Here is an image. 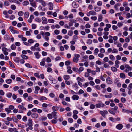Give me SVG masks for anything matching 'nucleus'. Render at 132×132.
I'll return each instance as SVG.
<instances>
[{"instance_id": "obj_1", "label": "nucleus", "mask_w": 132, "mask_h": 132, "mask_svg": "<svg viewBox=\"0 0 132 132\" xmlns=\"http://www.w3.org/2000/svg\"><path fill=\"white\" fill-rule=\"evenodd\" d=\"M18 107L19 109L18 111L19 113H23L24 112V111H26L27 110L26 108L24 106L19 105Z\"/></svg>"}, {"instance_id": "obj_2", "label": "nucleus", "mask_w": 132, "mask_h": 132, "mask_svg": "<svg viewBox=\"0 0 132 132\" xmlns=\"http://www.w3.org/2000/svg\"><path fill=\"white\" fill-rule=\"evenodd\" d=\"M74 57L73 59V61L76 63H77L79 60V58L80 56L79 54H74Z\"/></svg>"}, {"instance_id": "obj_3", "label": "nucleus", "mask_w": 132, "mask_h": 132, "mask_svg": "<svg viewBox=\"0 0 132 132\" xmlns=\"http://www.w3.org/2000/svg\"><path fill=\"white\" fill-rule=\"evenodd\" d=\"M96 14V13L93 10H91L89 12H87L86 13V15L87 16H89L90 15H95Z\"/></svg>"}, {"instance_id": "obj_4", "label": "nucleus", "mask_w": 132, "mask_h": 132, "mask_svg": "<svg viewBox=\"0 0 132 132\" xmlns=\"http://www.w3.org/2000/svg\"><path fill=\"white\" fill-rule=\"evenodd\" d=\"M48 78L50 80L52 81V83L55 84L57 82V80L55 79H53L51 76H49Z\"/></svg>"}, {"instance_id": "obj_5", "label": "nucleus", "mask_w": 132, "mask_h": 132, "mask_svg": "<svg viewBox=\"0 0 132 132\" xmlns=\"http://www.w3.org/2000/svg\"><path fill=\"white\" fill-rule=\"evenodd\" d=\"M42 23L44 24H47L48 23L47 19L44 16H43L42 18Z\"/></svg>"}, {"instance_id": "obj_6", "label": "nucleus", "mask_w": 132, "mask_h": 132, "mask_svg": "<svg viewBox=\"0 0 132 132\" xmlns=\"http://www.w3.org/2000/svg\"><path fill=\"white\" fill-rule=\"evenodd\" d=\"M8 50V49L5 47H4L2 48V50L4 54L6 56L8 54V52H7Z\"/></svg>"}, {"instance_id": "obj_7", "label": "nucleus", "mask_w": 132, "mask_h": 132, "mask_svg": "<svg viewBox=\"0 0 132 132\" xmlns=\"http://www.w3.org/2000/svg\"><path fill=\"white\" fill-rule=\"evenodd\" d=\"M123 125L121 124H118L116 126V128L118 130H121L123 128Z\"/></svg>"}, {"instance_id": "obj_8", "label": "nucleus", "mask_w": 132, "mask_h": 132, "mask_svg": "<svg viewBox=\"0 0 132 132\" xmlns=\"http://www.w3.org/2000/svg\"><path fill=\"white\" fill-rule=\"evenodd\" d=\"M48 8L49 10H52L53 9V5L51 2H49L48 4Z\"/></svg>"}, {"instance_id": "obj_9", "label": "nucleus", "mask_w": 132, "mask_h": 132, "mask_svg": "<svg viewBox=\"0 0 132 132\" xmlns=\"http://www.w3.org/2000/svg\"><path fill=\"white\" fill-rule=\"evenodd\" d=\"M95 106L97 108H100L101 107H103L104 106V104L101 102L99 103L96 104Z\"/></svg>"}, {"instance_id": "obj_10", "label": "nucleus", "mask_w": 132, "mask_h": 132, "mask_svg": "<svg viewBox=\"0 0 132 132\" xmlns=\"http://www.w3.org/2000/svg\"><path fill=\"white\" fill-rule=\"evenodd\" d=\"M107 83L109 84H111L112 83V81L109 76H108L106 79Z\"/></svg>"}, {"instance_id": "obj_11", "label": "nucleus", "mask_w": 132, "mask_h": 132, "mask_svg": "<svg viewBox=\"0 0 132 132\" xmlns=\"http://www.w3.org/2000/svg\"><path fill=\"white\" fill-rule=\"evenodd\" d=\"M72 99L74 100H77L79 98V97L76 95H74L72 97Z\"/></svg>"}, {"instance_id": "obj_12", "label": "nucleus", "mask_w": 132, "mask_h": 132, "mask_svg": "<svg viewBox=\"0 0 132 132\" xmlns=\"http://www.w3.org/2000/svg\"><path fill=\"white\" fill-rule=\"evenodd\" d=\"M72 6L74 8H76L79 7V5L78 4L76 3V2H73L72 4Z\"/></svg>"}, {"instance_id": "obj_13", "label": "nucleus", "mask_w": 132, "mask_h": 132, "mask_svg": "<svg viewBox=\"0 0 132 132\" xmlns=\"http://www.w3.org/2000/svg\"><path fill=\"white\" fill-rule=\"evenodd\" d=\"M34 54L36 58L37 59L40 58L41 55L39 54V53L38 52H35L34 53Z\"/></svg>"}, {"instance_id": "obj_14", "label": "nucleus", "mask_w": 132, "mask_h": 132, "mask_svg": "<svg viewBox=\"0 0 132 132\" xmlns=\"http://www.w3.org/2000/svg\"><path fill=\"white\" fill-rule=\"evenodd\" d=\"M57 113V112L55 111H53L52 112V116L54 119H56L57 118V116L56 115Z\"/></svg>"}, {"instance_id": "obj_15", "label": "nucleus", "mask_w": 132, "mask_h": 132, "mask_svg": "<svg viewBox=\"0 0 132 132\" xmlns=\"http://www.w3.org/2000/svg\"><path fill=\"white\" fill-rule=\"evenodd\" d=\"M39 1L43 6L45 7L46 5V3L43 0H39Z\"/></svg>"}, {"instance_id": "obj_16", "label": "nucleus", "mask_w": 132, "mask_h": 132, "mask_svg": "<svg viewBox=\"0 0 132 132\" xmlns=\"http://www.w3.org/2000/svg\"><path fill=\"white\" fill-rule=\"evenodd\" d=\"M28 126L33 125V121L31 119H29L28 120Z\"/></svg>"}, {"instance_id": "obj_17", "label": "nucleus", "mask_w": 132, "mask_h": 132, "mask_svg": "<svg viewBox=\"0 0 132 132\" xmlns=\"http://www.w3.org/2000/svg\"><path fill=\"white\" fill-rule=\"evenodd\" d=\"M31 117L32 118L36 119L38 117V114L36 113H34L32 114Z\"/></svg>"}, {"instance_id": "obj_18", "label": "nucleus", "mask_w": 132, "mask_h": 132, "mask_svg": "<svg viewBox=\"0 0 132 132\" xmlns=\"http://www.w3.org/2000/svg\"><path fill=\"white\" fill-rule=\"evenodd\" d=\"M4 39L5 40H8L10 39V38L9 36L7 35L6 34L5 35L4 37Z\"/></svg>"}, {"instance_id": "obj_19", "label": "nucleus", "mask_w": 132, "mask_h": 132, "mask_svg": "<svg viewBox=\"0 0 132 132\" xmlns=\"http://www.w3.org/2000/svg\"><path fill=\"white\" fill-rule=\"evenodd\" d=\"M109 59L112 61H114L115 59V57L113 55H109Z\"/></svg>"}, {"instance_id": "obj_20", "label": "nucleus", "mask_w": 132, "mask_h": 132, "mask_svg": "<svg viewBox=\"0 0 132 132\" xmlns=\"http://www.w3.org/2000/svg\"><path fill=\"white\" fill-rule=\"evenodd\" d=\"M125 68L128 69L129 71H131L132 70V67H130L128 64H126L125 65Z\"/></svg>"}, {"instance_id": "obj_21", "label": "nucleus", "mask_w": 132, "mask_h": 132, "mask_svg": "<svg viewBox=\"0 0 132 132\" xmlns=\"http://www.w3.org/2000/svg\"><path fill=\"white\" fill-rule=\"evenodd\" d=\"M98 21L99 22L101 21L102 20L103 16L102 14H101L98 15Z\"/></svg>"}, {"instance_id": "obj_22", "label": "nucleus", "mask_w": 132, "mask_h": 132, "mask_svg": "<svg viewBox=\"0 0 132 132\" xmlns=\"http://www.w3.org/2000/svg\"><path fill=\"white\" fill-rule=\"evenodd\" d=\"M13 60L16 63H19V59L17 57H15L14 58Z\"/></svg>"}, {"instance_id": "obj_23", "label": "nucleus", "mask_w": 132, "mask_h": 132, "mask_svg": "<svg viewBox=\"0 0 132 132\" xmlns=\"http://www.w3.org/2000/svg\"><path fill=\"white\" fill-rule=\"evenodd\" d=\"M113 96L112 94L111 93H110L109 95H105L104 96L106 98H111Z\"/></svg>"}, {"instance_id": "obj_24", "label": "nucleus", "mask_w": 132, "mask_h": 132, "mask_svg": "<svg viewBox=\"0 0 132 132\" xmlns=\"http://www.w3.org/2000/svg\"><path fill=\"white\" fill-rule=\"evenodd\" d=\"M99 51L98 49L97 48H95L94 51V54L95 55H97Z\"/></svg>"}, {"instance_id": "obj_25", "label": "nucleus", "mask_w": 132, "mask_h": 132, "mask_svg": "<svg viewBox=\"0 0 132 132\" xmlns=\"http://www.w3.org/2000/svg\"><path fill=\"white\" fill-rule=\"evenodd\" d=\"M94 10L96 12H99L101 10V8L100 7H99L98 6L94 7Z\"/></svg>"}, {"instance_id": "obj_26", "label": "nucleus", "mask_w": 132, "mask_h": 132, "mask_svg": "<svg viewBox=\"0 0 132 132\" xmlns=\"http://www.w3.org/2000/svg\"><path fill=\"white\" fill-rule=\"evenodd\" d=\"M76 107L78 109L80 110L84 111V108L80 105H78Z\"/></svg>"}, {"instance_id": "obj_27", "label": "nucleus", "mask_w": 132, "mask_h": 132, "mask_svg": "<svg viewBox=\"0 0 132 132\" xmlns=\"http://www.w3.org/2000/svg\"><path fill=\"white\" fill-rule=\"evenodd\" d=\"M29 4V2L28 1H24L22 3V4L23 6H26Z\"/></svg>"}, {"instance_id": "obj_28", "label": "nucleus", "mask_w": 132, "mask_h": 132, "mask_svg": "<svg viewBox=\"0 0 132 132\" xmlns=\"http://www.w3.org/2000/svg\"><path fill=\"white\" fill-rule=\"evenodd\" d=\"M59 109V107L57 106H53L52 107V109L53 111H57Z\"/></svg>"}, {"instance_id": "obj_29", "label": "nucleus", "mask_w": 132, "mask_h": 132, "mask_svg": "<svg viewBox=\"0 0 132 132\" xmlns=\"http://www.w3.org/2000/svg\"><path fill=\"white\" fill-rule=\"evenodd\" d=\"M118 50L116 48H113L112 50V53L117 54L118 53Z\"/></svg>"}, {"instance_id": "obj_30", "label": "nucleus", "mask_w": 132, "mask_h": 132, "mask_svg": "<svg viewBox=\"0 0 132 132\" xmlns=\"http://www.w3.org/2000/svg\"><path fill=\"white\" fill-rule=\"evenodd\" d=\"M120 77L122 79L125 78V75L123 73H121L120 74Z\"/></svg>"}, {"instance_id": "obj_31", "label": "nucleus", "mask_w": 132, "mask_h": 132, "mask_svg": "<svg viewBox=\"0 0 132 132\" xmlns=\"http://www.w3.org/2000/svg\"><path fill=\"white\" fill-rule=\"evenodd\" d=\"M112 122H114L115 121V118L112 117H109L108 118Z\"/></svg>"}, {"instance_id": "obj_32", "label": "nucleus", "mask_w": 132, "mask_h": 132, "mask_svg": "<svg viewBox=\"0 0 132 132\" xmlns=\"http://www.w3.org/2000/svg\"><path fill=\"white\" fill-rule=\"evenodd\" d=\"M39 99L40 100H47V98L46 97L42 96H40L39 97Z\"/></svg>"}, {"instance_id": "obj_33", "label": "nucleus", "mask_w": 132, "mask_h": 132, "mask_svg": "<svg viewBox=\"0 0 132 132\" xmlns=\"http://www.w3.org/2000/svg\"><path fill=\"white\" fill-rule=\"evenodd\" d=\"M72 69L74 71L77 72L78 73H79V71H78V69L76 67H73L72 68Z\"/></svg>"}, {"instance_id": "obj_34", "label": "nucleus", "mask_w": 132, "mask_h": 132, "mask_svg": "<svg viewBox=\"0 0 132 132\" xmlns=\"http://www.w3.org/2000/svg\"><path fill=\"white\" fill-rule=\"evenodd\" d=\"M16 47L15 45L14 44H12L11 47V49L13 50H15Z\"/></svg>"}, {"instance_id": "obj_35", "label": "nucleus", "mask_w": 132, "mask_h": 132, "mask_svg": "<svg viewBox=\"0 0 132 132\" xmlns=\"http://www.w3.org/2000/svg\"><path fill=\"white\" fill-rule=\"evenodd\" d=\"M130 111L128 110H126L124 109H123L122 110V112L124 113H128L130 112Z\"/></svg>"}, {"instance_id": "obj_36", "label": "nucleus", "mask_w": 132, "mask_h": 132, "mask_svg": "<svg viewBox=\"0 0 132 132\" xmlns=\"http://www.w3.org/2000/svg\"><path fill=\"white\" fill-rule=\"evenodd\" d=\"M70 78V76L68 75H65L64 76V78L65 80H68Z\"/></svg>"}, {"instance_id": "obj_37", "label": "nucleus", "mask_w": 132, "mask_h": 132, "mask_svg": "<svg viewBox=\"0 0 132 132\" xmlns=\"http://www.w3.org/2000/svg\"><path fill=\"white\" fill-rule=\"evenodd\" d=\"M127 89L128 90H131L132 89V83H130L129 84Z\"/></svg>"}, {"instance_id": "obj_38", "label": "nucleus", "mask_w": 132, "mask_h": 132, "mask_svg": "<svg viewBox=\"0 0 132 132\" xmlns=\"http://www.w3.org/2000/svg\"><path fill=\"white\" fill-rule=\"evenodd\" d=\"M21 56L23 59H27L28 58V57L27 56L24 55L23 54H22L21 55Z\"/></svg>"}, {"instance_id": "obj_39", "label": "nucleus", "mask_w": 132, "mask_h": 132, "mask_svg": "<svg viewBox=\"0 0 132 132\" xmlns=\"http://www.w3.org/2000/svg\"><path fill=\"white\" fill-rule=\"evenodd\" d=\"M25 66L29 68H32L31 65L29 63H25Z\"/></svg>"}, {"instance_id": "obj_40", "label": "nucleus", "mask_w": 132, "mask_h": 132, "mask_svg": "<svg viewBox=\"0 0 132 132\" xmlns=\"http://www.w3.org/2000/svg\"><path fill=\"white\" fill-rule=\"evenodd\" d=\"M24 14V13L22 11L19 12L18 13V15L19 16H22Z\"/></svg>"}, {"instance_id": "obj_41", "label": "nucleus", "mask_w": 132, "mask_h": 132, "mask_svg": "<svg viewBox=\"0 0 132 132\" xmlns=\"http://www.w3.org/2000/svg\"><path fill=\"white\" fill-rule=\"evenodd\" d=\"M29 13L28 12H25L24 13V17L26 18H28L29 16Z\"/></svg>"}, {"instance_id": "obj_42", "label": "nucleus", "mask_w": 132, "mask_h": 132, "mask_svg": "<svg viewBox=\"0 0 132 132\" xmlns=\"http://www.w3.org/2000/svg\"><path fill=\"white\" fill-rule=\"evenodd\" d=\"M111 70L113 71L116 72L117 71V69L116 67H112L111 68Z\"/></svg>"}, {"instance_id": "obj_43", "label": "nucleus", "mask_w": 132, "mask_h": 132, "mask_svg": "<svg viewBox=\"0 0 132 132\" xmlns=\"http://www.w3.org/2000/svg\"><path fill=\"white\" fill-rule=\"evenodd\" d=\"M12 81V80L10 79H9L6 80V82L8 84H10L11 82Z\"/></svg>"}, {"instance_id": "obj_44", "label": "nucleus", "mask_w": 132, "mask_h": 132, "mask_svg": "<svg viewBox=\"0 0 132 132\" xmlns=\"http://www.w3.org/2000/svg\"><path fill=\"white\" fill-rule=\"evenodd\" d=\"M48 21L50 23H54L55 22V21L54 19H49Z\"/></svg>"}, {"instance_id": "obj_45", "label": "nucleus", "mask_w": 132, "mask_h": 132, "mask_svg": "<svg viewBox=\"0 0 132 132\" xmlns=\"http://www.w3.org/2000/svg\"><path fill=\"white\" fill-rule=\"evenodd\" d=\"M119 79L118 78H116L114 79V82L115 84H117L118 82H119Z\"/></svg>"}, {"instance_id": "obj_46", "label": "nucleus", "mask_w": 132, "mask_h": 132, "mask_svg": "<svg viewBox=\"0 0 132 132\" xmlns=\"http://www.w3.org/2000/svg\"><path fill=\"white\" fill-rule=\"evenodd\" d=\"M68 121L70 123H72L73 121V119L71 118H69L68 119Z\"/></svg>"}, {"instance_id": "obj_47", "label": "nucleus", "mask_w": 132, "mask_h": 132, "mask_svg": "<svg viewBox=\"0 0 132 132\" xmlns=\"http://www.w3.org/2000/svg\"><path fill=\"white\" fill-rule=\"evenodd\" d=\"M71 62L69 61H67L65 62V64L66 65L68 66L69 65Z\"/></svg>"}, {"instance_id": "obj_48", "label": "nucleus", "mask_w": 132, "mask_h": 132, "mask_svg": "<svg viewBox=\"0 0 132 132\" xmlns=\"http://www.w3.org/2000/svg\"><path fill=\"white\" fill-rule=\"evenodd\" d=\"M90 18L94 21H95L97 19V17L96 16H91Z\"/></svg>"}, {"instance_id": "obj_49", "label": "nucleus", "mask_w": 132, "mask_h": 132, "mask_svg": "<svg viewBox=\"0 0 132 132\" xmlns=\"http://www.w3.org/2000/svg\"><path fill=\"white\" fill-rule=\"evenodd\" d=\"M5 110L8 113L11 112V110L9 108H7L5 109Z\"/></svg>"}, {"instance_id": "obj_50", "label": "nucleus", "mask_w": 132, "mask_h": 132, "mask_svg": "<svg viewBox=\"0 0 132 132\" xmlns=\"http://www.w3.org/2000/svg\"><path fill=\"white\" fill-rule=\"evenodd\" d=\"M77 80L78 81H80L81 82H83L84 80L83 79H82L81 78L79 77H78L77 78Z\"/></svg>"}, {"instance_id": "obj_51", "label": "nucleus", "mask_w": 132, "mask_h": 132, "mask_svg": "<svg viewBox=\"0 0 132 132\" xmlns=\"http://www.w3.org/2000/svg\"><path fill=\"white\" fill-rule=\"evenodd\" d=\"M98 55V57L101 58H102L104 56V55L103 53H99Z\"/></svg>"}, {"instance_id": "obj_52", "label": "nucleus", "mask_w": 132, "mask_h": 132, "mask_svg": "<svg viewBox=\"0 0 132 132\" xmlns=\"http://www.w3.org/2000/svg\"><path fill=\"white\" fill-rule=\"evenodd\" d=\"M84 92L82 89H80L78 93H77V94L79 95L80 94H81L84 93Z\"/></svg>"}, {"instance_id": "obj_53", "label": "nucleus", "mask_w": 132, "mask_h": 132, "mask_svg": "<svg viewBox=\"0 0 132 132\" xmlns=\"http://www.w3.org/2000/svg\"><path fill=\"white\" fill-rule=\"evenodd\" d=\"M35 20L37 22L40 23L41 22V20L40 19L36 18L35 19Z\"/></svg>"}, {"instance_id": "obj_54", "label": "nucleus", "mask_w": 132, "mask_h": 132, "mask_svg": "<svg viewBox=\"0 0 132 132\" xmlns=\"http://www.w3.org/2000/svg\"><path fill=\"white\" fill-rule=\"evenodd\" d=\"M77 84L76 82L74 83L72 85V87H75L76 89H77L78 87L77 86Z\"/></svg>"}, {"instance_id": "obj_55", "label": "nucleus", "mask_w": 132, "mask_h": 132, "mask_svg": "<svg viewBox=\"0 0 132 132\" xmlns=\"http://www.w3.org/2000/svg\"><path fill=\"white\" fill-rule=\"evenodd\" d=\"M36 47L34 46H32L30 48L31 50L33 51H35L36 50Z\"/></svg>"}, {"instance_id": "obj_56", "label": "nucleus", "mask_w": 132, "mask_h": 132, "mask_svg": "<svg viewBox=\"0 0 132 132\" xmlns=\"http://www.w3.org/2000/svg\"><path fill=\"white\" fill-rule=\"evenodd\" d=\"M43 38L46 41H48L49 39V37L46 36H44Z\"/></svg>"}, {"instance_id": "obj_57", "label": "nucleus", "mask_w": 132, "mask_h": 132, "mask_svg": "<svg viewBox=\"0 0 132 132\" xmlns=\"http://www.w3.org/2000/svg\"><path fill=\"white\" fill-rule=\"evenodd\" d=\"M100 53H104L105 52V50L104 48H101L100 50Z\"/></svg>"}, {"instance_id": "obj_58", "label": "nucleus", "mask_w": 132, "mask_h": 132, "mask_svg": "<svg viewBox=\"0 0 132 132\" xmlns=\"http://www.w3.org/2000/svg\"><path fill=\"white\" fill-rule=\"evenodd\" d=\"M54 32L55 34L57 35L59 34L60 31L59 30L56 29L54 30Z\"/></svg>"}, {"instance_id": "obj_59", "label": "nucleus", "mask_w": 132, "mask_h": 132, "mask_svg": "<svg viewBox=\"0 0 132 132\" xmlns=\"http://www.w3.org/2000/svg\"><path fill=\"white\" fill-rule=\"evenodd\" d=\"M0 115L2 117L4 118L6 117V114L4 113H0Z\"/></svg>"}, {"instance_id": "obj_60", "label": "nucleus", "mask_w": 132, "mask_h": 132, "mask_svg": "<svg viewBox=\"0 0 132 132\" xmlns=\"http://www.w3.org/2000/svg\"><path fill=\"white\" fill-rule=\"evenodd\" d=\"M9 65L11 67H12L13 68H14L15 66L14 65V64L10 61H9Z\"/></svg>"}, {"instance_id": "obj_61", "label": "nucleus", "mask_w": 132, "mask_h": 132, "mask_svg": "<svg viewBox=\"0 0 132 132\" xmlns=\"http://www.w3.org/2000/svg\"><path fill=\"white\" fill-rule=\"evenodd\" d=\"M11 8L13 10H15L16 9V6L14 5H12L11 6Z\"/></svg>"}, {"instance_id": "obj_62", "label": "nucleus", "mask_w": 132, "mask_h": 132, "mask_svg": "<svg viewBox=\"0 0 132 132\" xmlns=\"http://www.w3.org/2000/svg\"><path fill=\"white\" fill-rule=\"evenodd\" d=\"M97 5L98 6H101L102 5V2L101 1H98L97 2Z\"/></svg>"}, {"instance_id": "obj_63", "label": "nucleus", "mask_w": 132, "mask_h": 132, "mask_svg": "<svg viewBox=\"0 0 132 132\" xmlns=\"http://www.w3.org/2000/svg\"><path fill=\"white\" fill-rule=\"evenodd\" d=\"M108 111L111 114H112L114 115L115 114V112L113 111H112L111 110H108Z\"/></svg>"}, {"instance_id": "obj_64", "label": "nucleus", "mask_w": 132, "mask_h": 132, "mask_svg": "<svg viewBox=\"0 0 132 132\" xmlns=\"http://www.w3.org/2000/svg\"><path fill=\"white\" fill-rule=\"evenodd\" d=\"M92 95L94 97H97L98 96V94L96 93H93L92 94Z\"/></svg>"}]
</instances>
